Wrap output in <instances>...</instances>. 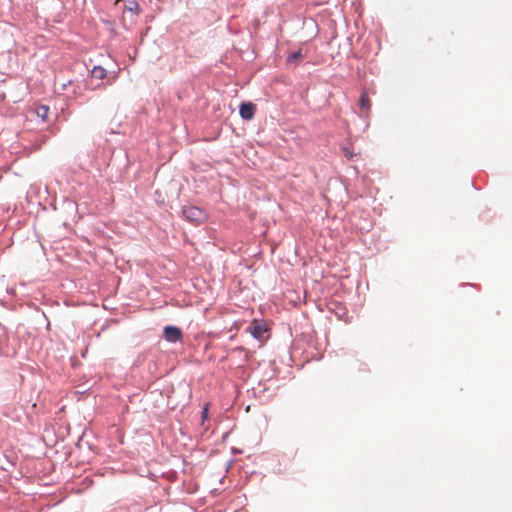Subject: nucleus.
Here are the masks:
<instances>
[{
  "label": "nucleus",
  "mask_w": 512,
  "mask_h": 512,
  "mask_svg": "<svg viewBox=\"0 0 512 512\" xmlns=\"http://www.w3.org/2000/svg\"><path fill=\"white\" fill-rule=\"evenodd\" d=\"M182 212L184 217L194 224H199L206 218L205 212L195 206L184 207Z\"/></svg>",
  "instance_id": "nucleus-1"
},
{
  "label": "nucleus",
  "mask_w": 512,
  "mask_h": 512,
  "mask_svg": "<svg viewBox=\"0 0 512 512\" xmlns=\"http://www.w3.org/2000/svg\"><path fill=\"white\" fill-rule=\"evenodd\" d=\"M164 338L169 342H177L182 338V331L175 326H166L164 328Z\"/></svg>",
  "instance_id": "nucleus-2"
},
{
  "label": "nucleus",
  "mask_w": 512,
  "mask_h": 512,
  "mask_svg": "<svg viewBox=\"0 0 512 512\" xmlns=\"http://www.w3.org/2000/svg\"><path fill=\"white\" fill-rule=\"evenodd\" d=\"M255 111H256V105L253 104L252 102H246V103H242L240 105L239 112H240L241 117L245 120L253 119V117L255 115Z\"/></svg>",
  "instance_id": "nucleus-3"
},
{
  "label": "nucleus",
  "mask_w": 512,
  "mask_h": 512,
  "mask_svg": "<svg viewBox=\"0 0 512 512\" xmlns=\"http://www.w3.org/2000/svg\"><path fill=\"white\" fill-rule=\"evenodd\" d=\"M251 333L252 335L257 339H262L264 336V333L267 331V328L264 324H261L254 320L251 324Z\"/></svg>",
  "instance_id": "nucleus-4"
},
{
  "label": "nucleus",
  "mask_w": 512,
  "mask_h": 512,
  "mask_svg": "<svg viewBox=\"0 0 512 512\" xmlns=\"http://www.w3.org/2000/svg\"><path fill=\"white\" fill-rule=\"evenodd\" d=\"M359 105L362 110H364L365 112H369L371 108V101L369 99L367 92H362L359 100Z\"/></svg>",
  "instance_id": "nucleus-5"
},
{
  "label": "nucleus",
  "mask_w": 512,
  "mask_h": 512,
  "mask_svg": "<svg viewBox=\"0 0 512 512\" xmlns=\"http://www.w3.org/2000/svg\"><path fill=\"white\" fill-rule=\"evenodd\" d=\"M106 74H107L106 69H104L101 66H95L91 71L92 77L99 79V80L104 79L106 77Z\"/></svg>",
  "instance_id": "nucleus-6"
},
{
  "label": "nucleus",
  "mask_w": 512,
  "mask_h": 512,
  "mask_svg": "<svg viewBox=\"0 0 512 512\" xmlns=\"http://www.w3.org/2000/svg\"><path fill=\"white\" fill-rule=\"evenodd\" d=\"M48 113H49V107L48 106L42 105V106H39L36 109L37 116L39 118H41L43 121H45L47 119Z\"/></svg>",
  "instance_id": "nucleus-7"
},
{
  "label": "nucleus",
  "mask_w": 512,
  "mask_h": 512,
  "mask_svg": "<svg viewBox=\"0 0 512 512\" xmlns=\"http://www.w3.org/2000/svg\"><path fill=\"white\" fill-rule=\"evenodd\" d=\"M126 8H127V10H129L130 12H133L135 14L140 13V6H139L138 2H136V1H131Z\"/></svg>",
  "instance_id": "nucleus-8"
},
{
  "label": "nucleus",
  "mask_w": 512,
  "mask_h": 512,
  "mask_svg": "<svg viewBox=\"0 0 512 512\" xmlns=\"http://www.w3.org/2000/svg\"><path fill=\"white\" fill-rule=\"evenodd\" d=\"M302 57H303L302 52H301V50H299L297 52H294V53L290 54L288 56V61L289 62H294V61H297V60L301 59Z\"/></svg>",
  "instance_id": "nucleus-9"
},
{
  "label": "nucleus",
  "mask_w": 512,
  "mask_h": 512,
  "mask_svg": "<svg viewBox=\"0 0 512 512\" xmlns=\"http://www.w3.org/2000/svg\"><path fill=\"white\" fill-rule=\"evenodd\" d=\"M207 413H208V407L206 406L202 412V417L203 418H206L207 417Z\"/></svg>",
  "instance_id": "nucleus-10"
}]
</instances>
